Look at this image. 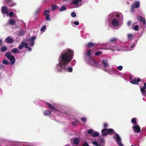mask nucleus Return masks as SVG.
I'll use <instances>...</instances> for the list:
<instances>
[{"instance_id":"nucleus-11","label":"nucleus","mask_w":146,"mask_h":146,"mask_svg":"<svg viewBox=\"0 0 146 146\" xmlns=\"http://www.w3.org/2000/svg\"><path fill=\"white\" fill-rule=\"evenodd\" d=\"M112 24L113 26H117L119 24V22L116 19H114L112 21Z\"/></svg>"},{"instance_id":"nucleus-12","label":"nucleus","mask_w":146,"mask_h":146,"mask_svg":"<svg viewBox=\"0 0 146 146\" xmlns=\"http://www.w3.org/2000/svg\"><path fill=\"white\" fill-rule=\"evenodd\" d=\"M96 45V43H94L92 42H89L86 45V46L88 48H90L93 47H95Z\"/></svg>"},{"instance_id":"nucleus-47","label":"nucleus","mask_w":146,"mask_h":146,"mask_svg":"<svg viewBox=\"0 0 146 146\" xmlns=\"http://www.w3.org/2000/svg\"><path fill=\"white\" fill-rule=\"evenodd\" d=\"M24 44V46H25V48H28V44L27 43H25H25H23Z\"/></svg>"},{"instance_id":"nucleus-38","label":"nucleus","mask_w":146,"mask_h":146,"mask_svg":"<svg viewBox=\"0 0 146 146\" xmlns=\"http://www.w3.org/2000/svg\"><path fill=\"white\" fill-rule=\"evenodd\" d=\"M141 22H142L143 25L145 26L146 25V22L145 19L144 18H143L141 21Z\"/></svg>"},{"instance_id":"nucleus-4","label":"nucleus","mask_w":146,"mask_h":146,"mask_svg":"<svg viewBox=\"0 0 146 146\" xmlns=\"http://www.w3.org/2000/svg\"><path fill=\"white\" fill-rule=\"evenodd\" d=\"M115 136L116 138L115 141L117 144L119 146H123L121 142V139L119 135L117 133H116L115 134Z\"/></svg>"},{"instance_id":"nucleus-61","label":"nucleus","mask_w":146,"mask_h":146,"mask_svg":"<svg viewBox=\"0 0 146 146\" xmlns=\"http://www.w3.org/2000/svg\"><path fill=\"white\" fill-rule=\"evenodd\" d=\"M116 16L117 17H119V15L118 14Z\"/></svg>"},{"instance_id":"nucleus-19","label":"nucleus","mask_w":146,"mask_h":146,"mask_svg":"<svg viewBox=\"0 0 146 146\" xmlns=\"http://www.w3.org/2000/svg\"><path fill=\"white\" fill-rule=\"evenodd\" d=\"M51 113V112L48 110H46L43 113V114L44 115H50V114Z\"/></svg>"},{"instance_id":"nucleus-25","label":"nucleus","mask_w":146,"mask_h":146,"mask_svg":"<svg viewBox=\"0 0 146 146\" xmlns=\"http://www.w3.org/2000/svg\"><path fill=\"white\" fill-rule=\"evenodd\" d=\"M45 19L47 21H50L51 20V18L50 15L48 14L46 15Z\"/></svg>"},{"instance_id":"nucleus-57","label":"nucleus","mask_w":146,"mask_h":146,"mask_svg":"<svg viewBox=\"0 0 146 146\" xmlns=\"http://www.w3.org/2000/svg\"><path fill=\"white\" fill-rule=\"evenodd\" d=\"M72 125L73 126H75L76 125V123L75 122H72Z\"/></svg>"},{"instance_id":"nucleus-48","label":"nucleus","mask_w":146,"mask_h":146,"mask_svg":"<svg viewBox=\"0 0 146 146\" xmlns=\"http://www.w3.org/2000/svg\"><path fill=\"white\" fill-rule=\"evenodd\" d=\"M96 61L94 59H92L91 60V64L92 65V64H94L95 63V62Z\"/></svg>"},{"instance_id":"nucleus-58","label":"nucleus","mask_w":146,"mask_h":146,"mask_svg":"<svg viewBox=\"0 0 146 146\" xmlns=\"http://www.w3.org/2000/svg\"><path fill=\"white\" fill-rule=\"evenodd\" d=\"M27 48H28L29 49L30 51H31V50L32 48H31L30 47H29L28 46Z\"/></svg>"},{"instance_id":"nucleus-50","label":"nucleus","mask_w":146,"mask_h":146,"mask_svg":"<svg viewBox=\"0 0 146 146\" xmlns=\"http://www.w3.org/2000/svg\"><path fill=\"white\" fill-rule=\"evenodd\" d=\"M104 127V128H106L108 127V125L107 123H104L103 125Z\"/></svg>"},{"instance_id":"nucleus-49","label":"nucleus","mask_w":146,"mask_h":146,"mask_svg":"<svg viewBox=\"0 0 146 146\" xmlns=\"http://www.w3.org/2000/svg\"><path fill=\"white\" fill-rule=\"evenodd\" d=\"M34 42H31L30 44H29V46H33L34 45Z\"/></svg>"},{"instance_id":"nucleus-43","label":"nucleus","mask_w":146,"mask_h":146,"mask_svg":"<svg viewBox=\"0 0 146 146\" xmlns=\"http://www.w3.org/2000/svg\"><path fill=\"white\" fill-rule=\"evenodd\" d=\"M143 18L141 17H138V20L141 23V21Z\"/></svg>"},{"instance_id":"nucleus-7","label":"nucleus","mask_w":146,"mask_h":146,"mask_svg":"<svg viewBox=\"0 0 146 146\" xmlns=\"http://www.w3.org/2000/svg\"><path fill=\"white\" fill-rule=\"evenodd\" d=\"M7 7L5 6L2 7L1 9V12L2 13L7 14H8V12L7 11Z\"/></svg>"},{"instance_id":"nucleus-46","label":"nucleus","mask_w":146,"mask_h":146,"mask_svg":"<svg viewBox=\"0 0 146 146\" xmlns=\"http://www.w3.org/2000/svg\"><path fill=\"white\" fill-rule=\"evenodd\" d=\"M83 146H89V145L87 142H85L83 145Z\"/></svg>"},{"instance_id":"nucleus-15","label":"nucleus","mask_w":146,"mask_h":146,"mask_svg":"<svg viewBox=\"0 0 146 146\" xmlns=\"http://www.w3.org/2000/svg\"><path fill=\"white\" fill-rule=\"evenodd\" d=\"M82 1V0H75L72 2L71 4H75L77 5H78L79 3Z\"/></svg>"},{"instance_id":"nucleus-62","label":"nucleus","mask_w":146,"mask_h":146,"mask_svg":"<svg viewBox=\"0 0 146 146\" xmlns=\"http://www.w3.org/2000/svg\"><path fill=\"white\" fill-rule=\"evenodd\" d=\"M76 121L77 122H78V123L79 122L78 121V120H76Z\"/></svg>"},{"instance_id":"nucleus-5","label":"nucleus","mask_w":146,"mask_h":146,"mask_svg":"<svg viewBox=\"0 0 146 146\" xmlns=\"http://www.w3.org/2000/svg\"><path fill=\"white\" fill-rule=\"evenodd\" d=\"M140 6V3L139 2L137 1L135 2L134 4L132 5L131 8V11L133 12L134 11V8L136 9L138 8Z\"/></svg>"},{"instance_id":"nucleus-24","label":"nucleus","mask_w":146,"mask_h":146,"mask_svg":"<svg viewBox=\"0 0 146 146\" xmlns=\"http://www.w3.org/2000/svg\"><path fill=\"white\" fill-rule=\"evenodd\" d=\"M8 5L9 7H12L15 5V3H14L13 1L11 0V2H10V3Z\"/></svg>"},{"instance_id":"nucleus-8","label":"nucleus","mask_w":146,"mask_h":146,"mask_svg":"<svg viewBox=\"0 0 146 146\" xmlns=\"http://www.w3.org/2000/svg\"><path fill=\"white\" fill-rule=\"evenodd\" d=\"M140 81V79L138 78L137 79L134 78L133 80L130 81V82L133 84H137Z\"/></svg>"},{"instance_id":"nucleus-6","label":"nucleus","mask_w":146,"mask_h":146,"mask_svg":"<svg viewBox=\"0 0 146 146\" xmlns=\"http://www.w3.org/2000/svg\"><path fill=\"white\" fill-rule=\"evenodd\" d=\"M133 128L135 133H139L141 131L140 127L137 125L133 126Z\"/></svg>"},{"instance_id":"nucleus-13","label":"nucleus","mask_w":146,"mask_h":146,"mask_svg":"<svg viewBox=\"0 0 146 146\" xmlns=\"http://www.w3.org/2000/svg\"><path fill=\"white\" fill-rule=\"evenodd\" d=\"M7 43H11L14 42V40L12 38L9 37H7L5 40Z\"/></svg>"},{"instance_id":"nucleus-42","label":"nucleus","mask_w":146,"mask_h":146,"mask_svg":"<svg viewBox=\"0 0 146 146\" xmlns=\"http://www.w3.org/2000/svg\"><path fill=\"white\" fill-rule=\"evenodd\" d=\"M139 26L138 25H136L134 27V29L136 31L138 30Z\"/></svg>"},{"instance_id":"nucleus-31","label":"nucleus","mask_w":146,"mask_h":146,"mask_svg":"<svg viewBox=\"0 0 146 146\" xmlns=\"http://www.w3.org/2000/svg\"><path fill=\"white\" fill-rule=\"evenodd\" d=\"M117 40V38H113L110 40V41L111 43H112L113 42Z\"/></svg>"},{"instance_id":"nucleus-59","label":"nucleus","mask_w":146,"mask_h":146,"mask_svg":"<svg viewBox=\"0 0 146 146\" xmlns=\"http://www.w3.org/2000/svg\"><path fill=\"white\" fill-rule=\"evenodd\" d=\"M0 67L2 69L3 68H4V66L3 65H0Z\"/></svg>"},{"instance_id":"nucleus-10","label":"nucleus","mask_w":146,"mask_h":146,"mask_svg":"<svg viewBox=\"0 0 146 146\" xmlns=\"http://www.w3.org/2000/svg\"><path fill=\"white\" fill-rule=\"evenodd\" d=\"M46 104L49 108L51 109V111L54 112H56L58 111V110L56 109L54 107L52 106L51 104L48 103H46Z\"/></svg>"},{"instance_id":"nucleus-44","label":"nucleus","mask_w":146,"mask_h":146,"mask_svg":"<svg viewBox=\"0 0 146 146\" xmlns=\"http://www.w3.org/2000/svg\"><path fill=\"white\" fill-rule=\"evenodd\" d=\"M14 14L13 12L12 11H11L9 13V15L10 17H12L13 15Z\"/></svg>"},{"instance_id":"nucleus-26","label":"nucleus","mask_w":146,"mask_h":146,"mask_svg":"<svg viewBox=\"0 0 146 146\" xmlns=\"http://www.w3.org/2000/svg\"><path fill=\"white\" fill-rule=\"evenodd\" d=\"M66 8L65 6H63L62 7L59 9V11L60 12L65 11L66 10Z\"/></svg>"},{"instance_id":"nucleus-16","label":"nucleus","mask_w":146,"mask_h":146,"mask_svg":"<svg viewBox=\"0 0 146 146\" xmlns=\"http://www.w3.org/2000/svg\"><path fill=\"white\" fill-rule=\"evenodd\" d=\"M74 143L76 145H78L79 143V139L78 138L74 139L73 141Z\"/></svg>"},{"instance_id":"nucleus-2","label":"nucleus","mask_w":146,"mask_h":146,"mask_svg":"<svg viewBox=\"0 0 146 146\" xmlns=\"http://www.w3.org/2000/svg\"><path fill=\"white\" fill-rule=\"evenodd\" d=\"M11 52H7L5 54V56L9 59L10 61L11 65H13L15 62V59L13 55H11Z\"/></svg>"},{"instance_id":"nucleus-35","label":"nucleus","mask_w":146,"mask_h":146,"mask_svg":"<svg viewBox=\"0 0 146 146\" xmlns=\"http://www.w3.org/2000/svg\"><path fill=\"white\" fill-rule=\"evenodd\" d=\"M50 12V11L49 10H46L44 11V15H47L49 14L48 13Z\"/></svg>"},{"instance_id":"nucleus-64","label":"nucleus","mask_w":146,"mask_h":146,"mask_svg":"<svg viewBox=\"0 0 146 146\" xmlns=\"http://www.w3.org/2000/svg\"><path fill=\"white\" fill-rule=\"evenodd\" d=\"M131 146H134L133 145H131Z\"/></svg>"},{"instance_id":"nucleus-3","label":"nucleus","mask_w":146,"mask_h":146,"mask_svg":"<svg viewBox=\"0 0 146 146\" xmlns=\"http://www.w3.org/2000/svg\"><path fill=\"white\" fill-rule=\"evenodd\" d=\"M115 132L112 129H104L102 131V135L103 136H106L108 134L112 135L114 134Z\"/></svg>"},{"instance_id":"nucleus-56","label":"nucleus","mask_w":146,"mask_h":146,"mask_svg":"<svg viewBox=\"0 0 146 146\" xmlns=\"http://www.w3.org/2000/svg\"><path fill=\"white\" fill-rule=\"evenodd\" d=\"M104 70L105 71L107 72H108L109 71V70H108L107 69H106L105 68H104Z\"/></svg>"},{"instance_id":"nucleus-60","label":"nucleus","mask_w":146,"mask_h":146,"mask_svg":"<svg viewBox=\"0 0 146 146\" xmlns=\"http://www.w3.org/2000/svg\"><path fill=\"white\" fill-rule=\"evenodd\" d=\"M130 79L131 80H133V79L131 77L130 78Z\"/></svg>"},{"instance_id":"nucleus-41","label":"nucleus","mask_w":146,"mask_h":146,"mask_svg":"<svg viewBox=\"0 0 146 146\" xmlns=\"http://www.w3.org/2000/svg\"><path fill=\"white\" fill-rule=\"evenodd\" d=\"M81 121L84 122H85L86 121V118L84 117H82L81 118Z\"/></svg>"},{"instance_id":"nucleus-17","label":"nucleus","mask_w":146,"mask_h":146,"mask_svg":"<svg viewBox=\"0 0 146 146\" xmlns=\"http://www.w3.org/2000/svg\"><path fill=\"white\" fill-rule=\"evenodd\" d=\"M15 23L16 22L15 21L11 19H9L8 21L9 24L11 25H13L14 24H15Z\"/></svg>"},{"instance_id":"nucleus-36","label":"nucleus","mask_w":146,"mask_h":146,"mask_svg":"<svg viewBox=\"0 0 146 146\" xmlns=\"http://www.w3.org/2000/svg\"><path fill=\"white\" fill-rule=\"evenodd\" d=\"M87 133L90 134H91L93 133V130L91 129H90L87 131Z\"/></svg>"},{"instance_id":"nucleus-23","label":"nucleus","mask_w":146,"mask_h":146,"mask_svg":"<svg viewBox=\"0 0 146 146\" xmlns=\"http://www.w3.org/2000/svg\"><path fill=\"white\" fill-rule=\"evenodd\" d=\"M25 43L24 42H22L21 44L19 46L18 48L20 50H21L24 47L23 43Z\"/></svg>"},{"instance_id":"nucleus-30","label":"nucleus","mask_w":146,"mask_h":146,"mask_svg":"<svg viewBox=\"0 0 146 146\" xmlns=\"http://www.w3.org/2000/svg\"><path fill=\"white\" fill-rule=\"evenodd\" d=\"M2 63L3 64L6 65H8L9 64V62L8 61L6 60H3L2 61Z\"/></svg>"},{"instance_id":"nucleus-20","label":"nucleus","mask_w":146,"mask_h":146,"mask_svg":"<svg viewBox=\"0 0 146 146\" xmlns=\"http://www.w3.org/2000/svg\"><path fill=\"white\" fill-rule=\"evenodd\" d=\"M7 49V47L5 46H3L1 48V51L3 52H5Z\"/></svg>"},{"instance_id":"nucleus-21","label":"nucleus","mask_w":146,"mask_h":146,"mask_svg":"<svg viewBox=\"0 0 146 146\" xmlns=\"http://www.w3.org/2000/svg\"><path fill=\"white\" fill-rule=\"evenodd\" d=\"M36 37L35 36H33L31 37L29 39V41L31 42H34V40L36 39Z\"/></svg>"},{"instance_id":"nucleus-51","label":"nucleus","mask_w":146,"mask_h":146,"mask_svg":"<svg viewBox=\"0 0 146 146\" xmlns=\"http://www.w3.org/2000/svg\"><path fill=\"white\" fill-rule=\"evenodd\" d=\"M93 144L95 145H98V142L96 141H94L93 142Z\"/></svg>"},{"instance_id":"nucleus-40","label":"nucleus","mask_w":146,"mask_h":146,"mask_svg":"<svg viewBox=\"0 0 146 146\" xmlns=\"http://www.w3.org/2000/svg\"><path fill=\"white\" fill-rule=\"evenodd\" d=\"M91 52V50L90 49L88 50V51H87V55L90 56V53Z\"/></svg>"},{"instance_id":"nucleus-45","label":"nucleus","mask_w":146,"mask_h":146,"mask_svg":"<svg viewBox=\"0 0 146 146\" xmlns=\"http://www.w3.org/2000/svg\"><path fill=\"white\" fill-rule=\"evenodd\" d=\"M123 68V66H120L117 67V69L119 70H121Z\"/></svg>"},{"instance_id":"nucleus-34","label":"nucleus","mask_w":146,"mask_h":146,"mask_svg":"<svg viewBox=\"0 0 146 146\" xmlns=\"http://www.w3.org/2000/svg\"><path fill=\"white\" fill-rule=\"evenodd\" d=\"M92 65L95 67H99V64L97 62H96L95 63L92 64Z\"/></svg>"},{"instance_id":"nucleus-29","label":"nucleus","mask_w":146,"mask_h":146,"mask_svg":"<svg viewBox=\"0 0 146 146\" xmlns=\"http://www.w3.org/2000/svg\"><path fill=\"white\" fill-rule=\"evenodd\" d=\"M92 136L94 137H98L99 136V134L98 133L95 132L93 133Z\"/></svg>"},{"instance_id":"nucleus-63","label":"nucleus","mask_w":146,"mask_h":146,"mask_svg":"<svg viewBox=\"0 0 146 146\" xmlns=\"http://www.w3.org/2000/svg\"><path fill=\"white\" fill-rule=\"evenodd\" d=\"M45 0H44V1H43V3H44V2H45Z\"/></svg>"},{"instance_id":"nucleus-52","label":"nucleus","mask_w":146,"mask_h":146,"mask_svg":"<svg viewBox=\"0 0 146 146\" xmlns=\"http://www.w3.org/2000/svg\"><path fill=\"white\" fill-rule=\"evenodd\" d=\"M74 23L76 25H78L79 24V23L77 21L74 22Z\"/></svg>"},{"instance_id":"nucleus-33","label":"nucleus","mask_w":146,"mask_h":146,"mask_svg":"<svg viewBox=\"0 0 146 146\" xmlns=\"http://www.w3.org/2000/svg\"><path fill=\"white\" fill-rule=\"evenodd\" d=\"M102 52L100 51H99L96 52L95 53V55L96 56H99L100 54H102Z\"/></svg>"},{"instance_id":"nucleus-28","label":"nucleus","mask_w":146,"mask_h":146,"mask_svg":"<svg viewBox=\"0 0 146 146\" xmlns=\"http://www.w3.org/2000/svg\"><path fill=\"white\" fill-rule=\"evenodd\" d=\"M12 0H4V4H8V5L11 2V1Z\"/></svg>"},{"instance_id":"nucleus-18","label":"nucleus","mask_w":146,"mask_h":146,"mask_svg":"<svg viewBox=\"0 0 146 146\" xmlns=\"http://www.w3.org/2000/svg\"><path fill=\"white\" fill-rule=\"evenodd\" d=\"M136 120V118L133 117L132 119L131 122L132 123H134L135 125H137Z\"/></svg>"},{"instance_id":"nucleus-53","label":"nucleus","mask_w":146,"mask_h":146,"mask_svg":"<svg viewBox=\"0 0 146 146\" xmlns=\"http://www.w3.org/2000/svg\"><path fill=\"white\" fill-rule=\"evenodd\" d=\"M39 11H40L39 9H37L35 12V14H37V13H38V12H39Z\"/></svg>"},{"instance_id":"nucleus-14","label":"nucleus","mask_w":146,"mask_h":146,"mask_svg":"<svg viewBox=\"0 0 146 146\" xmlns=\"http://www.w3.org/2000/svg\"><path fill=\"white\" fill-rule=\"evenodd\" d=\"M102 63L104 64V67L107 68V67H108L109 66V65L108 64L107 60V59H103L102 60Z\"/></svg>"},{"instance_id":"nucleus-32","label":"nucleus","mask_w":146,"mask_h":146,"mask_svg":"<svg viewBox=\"0 0 146 146\" xmlns=\"http://www.w3.org/2000/svg\"><path fill=\"white\" fill-rule=\"evenodd\" d=\"M46 25H44V26H42L41 27V28L40 29V31H41L44 32V31L45 30H46Z\"/></svg>"},{"instance_id":"nucleus-54","label":"nucleus","mask_w":146,"mask_h":146,"mask_svg":"<svg viewBox=\"0 0 146 146\" xmlns=\"http://www.w3.org/2000/svg\"><path fill=\"white\" fill-rule=\"evenodd\" d=\"M2 45V39H0V46Z\"/></svg>"},{"instance_id":"nucleus-39","label":"nucleus","mask_w":146,"mask_h":146,"mask_svg":"<svg viewBox=\"0 0 146 146\" xmlns=\"http://www.w3.org/2000/svg\"><path fill=\"white\" fill-rule=\"evenodd\" d=\"M127 36L128 39H130L132 37L133 35L131 34H128Z\"/></svg>"},{"instance_id":"nucleus-22","label":"nucleus","mask_w":146,"mask_h":146,"mask_svg":"<svg viewBox=\"0 0 146 146\" xmlns=\"http://www.w3.org/2000/svg\"><path fill=\"white\" fill-rule=\"evenodd\" d=\"M58 8V6L56 5H52V11H54L57 9Z\"/></svg>"},{"instance_id":"nucleus-37","label":"nucleus","mask_w":146,"mask_h":146,"mask_svg":"<svg viewBox=\"0 0 146 146\" xmlns=\"http://www.w3.org/2000/svg\"><path fill=\"white\" fill-rule=\"evenodd\" d=\"M71 16L73 17H75L76 16V14L75 13L72 12L71 13Z\"/></svg>"},{"instance_id":"nucleus-55","label":"nucleus","mask_w":146,"mask_h":146,"mask_svg":"<svg viewBox=\"0 0 146 146\" xmlns=\"http://www.w3.org/2000/svg\"><path fill=\"white\" fill-rule=\"evenodd\" d=\"M131 22L130 21H128L127 22V24L128 26L130 25L131 24Z\"/></svg>"},{"instance_id":"nucleus-9","label":"nucleus","mask_w":146,"mask_h":146,"mask_svg":"<svg viewBox=\"0 0 146 146\" xmlns=\"http://www.w3.org/2000/svg\"><path fill=\"white\" fill-rule=\"evenodd\" d=\"M146 89V83H144V86L142 88H140V90L142 94L145 95L146 94V91L145 89Z\"/></svg>"},{"instance_id":"nucleus-27","label":"nucleus","mask_w":146,"mask_h":146,"mask_svg":"<svg viewBox=\"0 0 146 146\" xmlns=\"http://www.w3.org/2000/svg\"><path fill=\"white\" fill-rule=\"evenodd\" d=\"M11 51L13 53H19V52L18 51V50L17 48H14L12 49Z\"/></svg>"},{"instance_id":"nucleus-1","label":"nucleus","mask_w":146,"mask_h":146,"mask_svg":"<svg viewBox=\"0 0 146 146\" xmlns=\"http://www.w3.org/2000/svg\"><path fill=\"white\" fill-rule=\"evenodd\" d=\"M74 55L73 50L69 49L67 52L63 53L60 56V60L57 65V71L59 72H64L65 71L71 72L73 68L71 66L66 68V66L69 63L73 58Z\"/></svg>"}]
</instances>
